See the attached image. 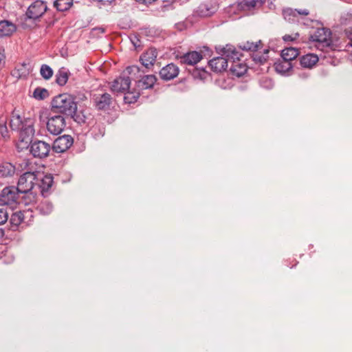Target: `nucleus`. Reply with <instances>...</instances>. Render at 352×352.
<instances>
[{"instance_id": "72a5a7b5", "label": "nucleus", "mask_w": 352, "mask_h": 352, "mask_svg": "<svg viewBox=\"0 0 352 352\" xmlns=\"http://www.w3.org/2000/svg\"><path fill=\"white\" fill-rule=\"evenodd\" d=\"M38 209L41 213L49 214L53 210V205L49 201H44L38 206Z\"/></svg>"}, {"instance_id": "ea45409f", "label": "nucleus", "mask_w": 352, "mask_h": 352, "mask_svg": "<svg viewBox=\"0 0 352 352\" xmlns=\"http://www.w3.org/2000/svg\"><path fill=\"white\" fill-rule=\"evenodd\" d=\"M172 9H173V6L170 4H166L162 7V10L164 12L169 11V10H171Z\"/></svg>"}, {"instance_id": "5701e85b", "label": "nucleus", "mask_w": 352, "mask_h": 352, "mask_svg": "<svg viewBox=\"0 0 352 352\" xmlns=\"http://www.w3.org/2000/svg\"><path fill=\"white\" fill-rule=\"evenodd\" d=\"M71 117H72L77 123L83 124L90 119L91 114L88 109H83L79 111H76Z\"/></svg>"}, {"instance_id": "ddd939ff", "label": "nucleus", "mask_w": 352, "mask_h": 352, "mask_svg": "<svg viewBox=\"0 0 352 352\" xmlns=\"http://www.w3.org/2000/svg\"><path fill=\"white\" fill-rule=\"evenodd\" d=\"M309 11L307 10H296L292 8H285L283 10V16L287 21L289 23H295L298 21V16L300 15H308Z\"/></svg>"}, {"instance_id": "58836bf2", "label": "nucleus", "mask_w": 352, "mask_h": 352, "mask_svg": "<svg viewBox=\"0 0 352 352\" xmlns=\"http://www.w3.org/2000/svg\"><path fill=\"white\" fill-rule=\"evenodd\" d=\"M126 71L128 74H131L132 73L138 72L140 71V68L138 66L132 65L126 67Z\"/></svg>"}, {"instance_id": "412c9836", "label": "nucleus", "mask_w": 352, "mask_h": 352, "mask_svg": "<svg viewBox=\"0 0 352 352\" xmlns=\"http://www.w3.org/2000/svg\"><path fill=\"white\" fill-rule=\"evenodd\" d=\"M318 61V57L313 54H306L300 58V64L305 68H311Z\"/></svg>"}, {"instance_id": "cd10ccee", "label": "nucleus", "mask_w": 352, "mask_h": 352, "mask_svg": "<svg viewBox=\"0 0 352 352\" xmlns=\"http://www.w3.org/2000/svg\"><path fill=\"white\" fill-rule=\"evenodd\" d=\"M73 5V0H56L54 7L58 11L65 12L68 10Z\"/></svg>"}, {"instance_id": "c85d7f7f", "label": "nucleus", "mask_w": 352, "mask_h": 352, "mask_svg": "<svg viewBox=\"0 0 352 352\" xmlns=\"http://www.w3.org/2000/svg\"><path fill=\"white\" fill-rule=\"evenodd\" d=\"M32 96L38 100H42L48 98L49 91L45 88L36 87L33 91Z\"/></svg>"}, {"instance_id": "4c0bfd02", "label": "nucleus", "mask_w": 352, "mask_h": 352, "mask_svg": "<svg viewBox=\"0 0 352 352\" xmlns=\"http://www.w3.org/2000/svg\"><path fill=\"white\" fill-rule=\"evenodd\" d=\"M298 36H299L298 33H295L293 34H286L283 37V39L285 42L293 41L296 40L298 38Z\"/></svg>"}, {"instance_id": "6ab92c4d", "label": "nucleus", "mask_w": 352, "mask_h": 352, "mask_svg": "<svg viewBox=\"0 0 352 352\" xmlns=\"http://www.w3.org/2000/svg\"><path fill=\"white\" fill-rule=\"evenodd\" d=\"M202 56L201 54L197 52H191L185 54L180 58V61L182 63L193 65L197 64L201 59Z\"/></svg>"}, {"instance_id": "a19ab883", "label": "nucleus", "mask_w": 352, "mask_h": 352, "mask_svg": "<svg viewBox=\"0 0 352 352\" xmlns=\"http://www.w3.org/2000/svg\"><path fill=\"white\" fill-rule=\"evenodd\" d=\"M3 51L0 49V67L4 63L5 55Z\"/></svg>"}, {"instance_id": "393cba45", "label": "nucleus", "mask_w": 352, "mask_h": 352, "mask_svg": "<svg viewBox=\"0 0 352 352\" xmlns=\"http://www.w3.org/2000/svg\"><path fill=\"white\" fill-rule=\"evenodd\" d=\"M70 75L69 71L65 67H61L56 75V81L60 86L65 85Z\"/></svg>"}, {"instance_id": "f704fd0d", "label": "nucleus", "mask_w": 352, "mask_h": 352, "mask_svg": "<svg viewBox=\"0 0 352 352\" xmlns=\"http://www.w3.org/2000/svg\"><path fill=\"white\" fill-rule=\"evenodd\" d=\"M53 184V177L52 175H45L41 180V188L43 190H47Z\"/></svg>"}, {"instance_id": "37998d69", "label": "nucleus", "mask_w": 352, "mask_h": 352, "mask_svg": "<svg viewBox=\"0 0 352 352\" xmlns=\"http://www.w3.org/2000/svg\"><path fill=\"white\" fill-rule=\"evenodd\" d=\"M269 84H270V85H272V82H271V80H269Z\"/></svg>"}, {"instance_id": "0eeeda50", "label": "nucleus", "mask_w": 352, "mask_h": 352, "mask_svg": "<svg viewBox=\"0 0 352 352\" xmlns=\"http://www.w3.org/2000/svg\"><path fill=\"white\" fill-rule=\"evenodd\" d=\"M47 10V6L45 2L36 0L28 7L25 16L27 19L35 21L40 19Z\"/></svg>"}, {"instance_id": "79ce46f5", "label": "nucleus", "mask_w": 352, "mask_h": 352, "mask_svg": "<svg viewBox=\"0 0 352 352\" xmlns=\"http://www.w3.org/2000/svg\"><path fill=\"white\" fill-rule=\"evenodd\" d=\"M4 236V230L1 228H0V239L3 238Z\"/></svg>"}, {"instance_id": "6e6552de", "label": "nucleus", "mask_w": 352, "mask_h": 352, "mask_svg": "<svg viewBox=\"0 0 352 352\" xmlns=\"http://www.w3.org/2000/svg\"><path fill=\"white\" fill-rule=\"evenodd\" d=\"M51 146L48 143L37 140L32 143L30 151L34 157L43 158L48 155Z\"/></svg>"}, {"instance_id": "aec40b11", "label": "nucleus", "mask_w": 352, "mask_h": 352, "mask_svg": "<svg viewBox=\"0 0 352 352\" xmlns=\"http://www.w3.org/2000/svg\"><path fill=\"white\" fill-rule=\"evenodd\" d=\"M265 0H242L238 3V8L244 11H249L257 6H261Z\"/></svg>"}, {"instance_id": "f03ea898", "label": "nucleus", "mask_w": 352, "mask_h": 352, "mask_svg": "<svg viewBox=\"0 0 352 352\" xmlns=\"http://www.w3.org/2000/svg\"><path fill=\"white\" fill-rule=\"evenodd\" d=\"M219 56L211 59L208 64L211 69L217 73L225 71L232 58H238V51L231 45L216 48Z\"/></svg>"}, {"instance_id": "c756f323", "label": "nucleus", "mask_w": 352, "mask_h": 352, "mask_svg": "<svg viewBox=\"0 0 352 352\" xmlns=\"http://www.w3.org/2000/svg\"><path fill=\"white\" fill-rule=\"evenodd\" d=\"M41 76L45 80H49L53 76L52 69L47 65L43 64L40 69Z\"/></svg>"}, {"instance_id": "f257e3e1", "label": "nucleus", "mask_w": 352, "mask_h": 352, "mask_svg": "<svg viewBox=\"0 0 352 352\" xmlns=\"http://www.w3.org/2000/svg\"><path fill=\"white\" fill-rule=\"evenodd\" d=\"M10 126L12 130L19 131L20 142L18 146L28 147L31 138L34 134V122L30 118H23L19 114L12 113Z\"/></svg>"}, {"instance_id": "a211bd4d", "label": "nucleus", "mask_w": 352, "mask_h": 352, "mask_svg": "<svg viewBox=\"0 0 352 352\" xmlns=\"http://www.w3.org/2000/svg\"><path fill=\"white\" fill-rule=\"evenodd\" d=\"M216 12V8L210 3H201L195 11V14L200 17H208Z\"/></svg>"}, {"instance_id": "7ed1b4c3", "label": "nucleus", "mask_w": 352, "mask_h": 352, "mask_svg": "<svg viewBox=\"0 0 352 352\" xmlns=\"http://www.w3.org/2000/svg\"><path fill=\"white\" fill-rule=\"evenodd\" d=\"M52 109L56 113L72 116L77 110V104L73 96L62 94L53 98Z\"/></svg>"}, {"instance_id": "473e14b6", "label": "nucleus", "mask_w": 352, "mask_h": 352, "mask_svg": "<svg viewBox=\"0 0 352 352\" xmlns=\"http://www.w3.org/2000/svg\"><path fill=\"white\" fill-rule=\"evenodd\" d=\"M23 217L24 215L21 212L14 213L10 217V223L13 226H18L23 220Z\"/></svg>"}, {"instance_id": "dca6fc26", "label": "nucleus", "mask_w": 352, "mask_h": 352, "mask_svg": "<svg viewBox=\"0 0 352 352\" xmlns=\"http://www.w3.org/2000/svg\"><path fill=\"white\" fill-rule=\"evenodd\" d=\"M240 54L238 52V58H232L230 67V71L233 75L240 77L247 72L245 64L240 62Z\"/></svg>"}, {"instance_id": "c03bdc74", "label": "nucleus", "mask_w": 352, "mask_h": 352, "mask_svg": "<svg viewBox=\"0 0 352 352\" xmlns=\"http://www.w3.org/2000/svg\"><path fill=\"white\" fill-rule=\"evenodd\" d=\"M350 43L351 45V46H352V38L351 39Z\"/></svg>"}, {"instance_id": "2eb2a0df", "label": "nucleus", "mask_w": 352, "mask_h": 352, "mask_svg": "<svg viewBox=\"0 0 352 352\" xmlns=\"http://www.w3.org/2000/svg\"><path fill=\"white\" fill-rule=\"evenodd\" d=\"M157 56V50L155 48H149L142 54L140 60L142 65L148 69L155 63Z\"/></svg>"}, {"instance_id": "20e7f679", "label": "nucleus", "mask_w": 352, "mask_h": 352, "mask_svg": "<svg viewBox=\"0 0 352 352\" xmlns=\"http://www.w3.org/2000/svg\"><path fill=\"white\" fill-rule=\"evenodd\" d=\"M331 33L329 30L326 28H318L311 35L310 41L315 43V46L321 50L324 47H329L331 44Z\"/></svg>"}, {"instance_id": "4be33fe9", "label": "nucleus", "mask_w": 352, "mask_h": 352, "mask_svg": "<svg viewBox=\"0 0 352 352\" xmlns=\"http://www.w3.org/2000/svg\"><path fill=\"white\" fill-rule=\"evenodd\" d=\"M156 77L154 75H146L138 82V87L140 89H151L156 82Z\"/></svg>"}, {"instance_id": "e433bc0d", "label": "nucleus", "mask_w": 352, "mask_h": 352, "mask_svg": "<svg viewBox=\"0 0 352 352\" xmlns=\"http://www.w3.org/2000/svg\"><path fill=\"white\" fill-rule=\"evenodd\" d=\"M8 219V213L4 208H0V225L7 222Z\"/></svg>"}, {"instance_id": "9d476101", "label": "nucleus", "mask_w": 352, "mask_h": 352, "mask_svg": "<svg viewBox=\"0 0 352 352\" xmlns=\"http://www.w3.org/2000/svg\"><path fill=\"white\" fill-rule=\"evenodd\" d=\"M17 188L14 186L6 187L0 194V205H12L18 199Z\"/></svg>"}, {"instance_id": "39448f33", "label": "nucleus", "mask_w": 352, "mask_h": 352, "mask_svg": "<svg viewBox=\"0 0 352 352\" xmlns=\"http://www.w3.org/2000/svg\"><path fill=\"white\" fill-rule=\"evenodd\" d=\"M46 125L50 133L57 135L61 133L66 127L65 118L60 115L50 116L48 118Z\"/></svg>"}, {"instance_id": "2f4dec72", "label": "nucleus", "mask_w": 352, "mask_h": 352, "mask_svg": "<svg viewBox=\"0 0 352 352\" xmlns=\"http://www.w3.org/2000/svg\"><path fill=\"white\" fill-rule=\"evenodd\" d=\"M260 45H261V41H258L256 43L247 41L245 43H243V45H240V47L243 50L254 52V51H256L259 48Z\"/></svg>"}, {"instance_id": "b1692460", "label": "nucleus", "mask_w": 352, "mask_h": 352, "mask_svg": "<svg viewBox=\"0 0 352 352\" xmlns=\"http://www.w3.org/2000/svg\"><path fill=\"white\" fill-rule=\"evenodd\" d=\"M298 50L295 47H287L282 50L281 57L283 60L291 62L298 55Z\"/></svg>"}, {"instance_id": "f8f14e48", "label": "nucleus", "mask_w": 352, "mask_h": 352, "mask_svg": "<svg viewBox=\"0 0 352 352\" xmlns=\"http://www.w3.org/2000/svg\"><path fill=\"white\" fill-rule=\"evenodd\" d=\"M131 79L127 76H122L114 80L111 85V89L114 92L124 93L130 88Z\"/></svg>"}, {"instance_id": "a878e982", "label": "nucleus", "mask_w": 352, "mask_h": 352, "mask_svg": "<svg viewBox=\"0 0 352 352\" xmlns=\"http://www.w3.org/2000/svg\"><path fill=\"white\" fill-rule=\"evenodd\" d=\"M276 71L282 74L288 72L293 67L291 62H288L282 58V60L276 62L274 65Z\"/></svg>"}, {"instance_id": "f3484780", "label": "nucleus", "mask_w": 352, "mask_h": 352, "mask_svg": "<svg viewBox=\"0 0 352 352\" xmlns=\"http://www.w3.org/2000/svg\"><path fill=\"white\" fill-rule=\"evenodd\" d=\"M16 30V25L12 22L7 20L0 21V37L10 36Z\"/></svg>"}, {"instance_id": "4468645a", "label": "nucleus", "mask_w": 352, "mask_h": 352, "mask_svg": "<svg viewBox=\"0 0 352 352\" xmlns=\"http://www.w3.org/2000/svg\"><path fill=\"white\" fill-rule=\"evenodd\" d=\"M179 72V67L176 65L170 63L162 68L160 76L164 80H170L177 77Z\"/></svg>"}, {"instance_id": "c9c22d12", "label": "nucleus", "mask_w": 352, "mask_h": 352, "mask_svg": "<svg viewBox=\"0 0 352 352\" xmlns=\"http://www.w3.org/2000/svg\"><path fill=\"white\" fill-rule=\"evenodd\" d=\"M139 98V94H133L132 93L128 92L124 96V100L128 103H133L137 101Z\"/></svg>"}, {"instance_id": "423d86ee", "label": "nucleus", "mask_w": 352, "mask_h": 352, "mask_svg": "<svg viewBox=\"0 0 352 352\" xmlns=\"http://www.w3.org/2000/svg\"><path fill=\"white\" fill-rule=\"evenodd\" d=\"M36 176L33 172H26L21 175L17 184V190L20 193H28L34 187Z\"/></svg>"}, {"instance_id": "9b49d317", "label": "nucleus", "mask_w": 352, "mask_h": 352, "mask_svg": "<svg viewBox=\"0 0 352 352\" xmlns=\"http://www.w3.org/2000/svg\"><path fill=\"white\" fill-rule=\"evenodd\" d=\"M94 104L98 110H107L112 103V97L109 94H96L93 96Z\"/></svg>"}, {"instance_id": "7c9ffc66", "label": "nucleus", "mask_w": 352, "mask_h": 352, "mask_svg": "<svg viewBox=\"0 0 352 352\" xmlns=\"http://www.w3.org/2000/svg\"><path fill=\"white\" fill-rule=\"evenodd\" d=\"M0 135L4 140H8L10 138L6 120L2 118H0Z\"/></svg>"}, {"instance_id": "bb28decb", "label": "nucleus", "mask_w": 352, "mask_h": 352, "mask_svg": "<svg viewBox=\"0 0 352 352\" xmlns=\"http://www.w3.org/2000/svg\"><path fill=\"white\" fill-rule=\"evenodd\" d=\"M15 167L9 162H3L0 164V176L10 177L14 175Z\"/></svg>"}, {"instance_id": "1a4fd4ad", "label": "nucleus", "mask_w": 352, "mask_h": 352, "mask_svg": "<svg viewBox=\"0 0 352 352\" xmlns=\"http://www.w3.org/2000/svg\"><path fill=\"white\" fill-rule=\"evenodd\" d=\"M74 143V140L71 135H64L57 138L52 145V149L54 152L61 153L68 150Z\"/></svg>"}]
</instances>
